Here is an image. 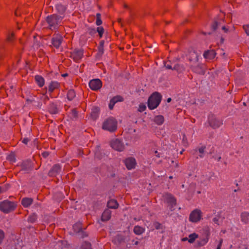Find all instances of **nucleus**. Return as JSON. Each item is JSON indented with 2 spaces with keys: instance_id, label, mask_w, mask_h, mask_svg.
Masks as SVG:
<instances>
[{
  "instance_id": "1",
  "label": "nucleus",
  "mask_w": 249,
  "mask_h": 249,
  "mask_svg": "<svg viewBox=\"0 0 249 249\" xmlns=\"http://www.w3.org/2000/svg\"><path fill=\"white\" fill-rule=\"evenodd\" d=\"M64 16L53 14L47 17L46 21L48 24V28L51 30H55L61 25Z\"/></svg>"
},
{
  "instance_id": "2",
  "label": "nucleus",
  "mask_w": 249,
  "mask_h": 249,
  "mask_svg": "<svg viewBox=\"0 0 249 249\" xmlns=\"http://www.w3.org/2000/svg\"><path fill=\"white\" fill-rule=\"evenodd\" d=\"M161 96L158 92L153 93L148 100V107L151 109L157 107L161 102Z\"/></svg>"
},
{
  "instance_id": "3",
  "label": "nucleus",
  "mask_w": 249,
  "mask_h": 249,
  "mask_svg": "<svg viewBox=\"0 0 249 249\" xmlns=\"http://www.w3.org/2000/svg\"><path fill=\"white\" fill-rule=\"evenodd\" d=\"M204 232L199 240L196 242V247H201L206 245L208 242L211 234L210 229L209 227L205 228L203 230Z\"/></svg>"
},
{
  "instance_id": "4",
  "label": "nucleus",
  "mask_w": 249,
  "mask_h": 249,
  "mask_svg": "<svg viewBox=\"0 0 249 249\" xmlns=\"http://www.w3.org/2000/svg\"><path fill=\"white\" fill-rule=\"evenodd\" d=\"M102 128L110 132L114 131L117 129V122L112 118H108L104 121Z\"/></svg>"
},
{
  "instance_id": "5",
  "label": "nucleus",
  "mask_w": 249,
  "mask_h": 249,
  "mask_svg": "<svg viewBox=\"0 0 249 249\" xmlns=\"http://www.w3.org/2000/svg\"><path fill=\"white\" fill-rule=\"evenodd\" d=\"M16 207L15 204L8 200L0 202V210L4 213H8L13 211Z\"/></svg>"
},
{
  "instance_id": "6",
  "label": "nucleus",
  "mask_w": 249,
  "mask_h": 249,
  "mask_svg": "<svg viewBox=\"0 0 249 249\" xmlns=\"http://www.w3.org/2000/svg\"><path fill=\"white\" fill-rule=\"evenodd\" d=\"M202 217V212L198 209H196L191 212L189 220L193 223H197L200 221Z\"/></svg>"
},
{
  "instance_id": "7",
  "label": "nucleus",
  "mask_w": 249,
  "mask_h": 249,
  "mask_svg": "<svg viewBox=\"0 0 249 249\" xmlns=\"http://www.w3.org/2000/svg\"><path fill=\"white\" fill-rule=\"evenodd\" d=\"M108 153V151L102 149L100 145H97L94 151V157L96 159L102 160L104 159Z\"/></svg>"
},
{
  "instance_id": "8",
  "label": "nucleus",
  "mask_w": 249,
  "mask_h": 249,
  "mask_svg": "<svg viewBox=\"0 0 249 249\" xmlns=\"http://www.w3.org/2000/svg\"><path fill=\"white\" fill-rule=\"evenodd\" d=\"M164 200L169 204L170 209L171 211L174 210V207L176 205V200L171 194H166L164 196Z\"/></svg>"
},
{
  "instance_id": "9",
  "label": "nucleus",
  "mask_w": 249,
  "mask_h": 249,
  "mask_svg": "<svg viewBox=\"0 0 249 249\" xmlns=\"http://www.w3.org/2000/svg\"><path fill=\"white\" fill-rule=\"evenodd\" d=\"M111 146L116 151H122L124 149V143L119 139L113 140L111 142Z\"/></svg>"
},
{
  "instance_id": "10",
  "label": "nucleus",
  "mask_w": 249,
  "mask_h": 249,
  "mask_svg": "<svg viewBox=\"0 0 249 249\" xmlns=\"http://www.w3.org/2000/svg\"><path fill=\"white\" fill-rule=\"evenodd\" d=\"M63 41V38L60 35L54 36L51 39L52 45L56 49L60 48Z\"/></svg>"
},
{
  "instance_id": "11",
  "label": "nucleus",
  "mask_w": 249,
  "mask_h": 249,
  "mask_svg": "<svg viewBox=\"0 0 249 249\" xmlns=\"http://www.w3.org/2000/svg\"><path fill=\"white\" fill-rule=\"evenodd\" d=\"M89 85L92 90H97L101 88L102 83L99 79H94L89 81Z\"/></svg>"
},
{
  "instance_id": "12",
  "label": "nucleus",
  "mask_w": 249,
  "mask_h": 249,
  "mask_svg": "<svg viewBox=\"0 0 249 249\" xmlns=\"http://www.w3.org/2000/svg\"><path fill=\"white\" fill-rule=\"evenodd\" d=\"M209 122L210 125L213 128H218L223 124L222 120L217 119L213 116L209 118Z\"/></svg>"
},
{
  "instance_id": "13",
  "label": "nucleus",
  "mask_w": 249,
  "mask_h": 249,
  "mask_svg": "<svg viewBox=\"0 0 249 249\" xmlns=\"http://www.w3.org/2000/svg\"><path fill=\"white\" fill-rule=\"evenodd\" d=\"M137 165L136 159L134 157H130L125 159V166L128 170L135 168Z\"/></svg>"
},
{
  "instance_id": "14",
  "label": "nucleus",
  "mask_w": 249,
  "mask_h": 249,
  "mask_svg": "<svg viewBox=\"0 0 249 249\" xmlns=\"http://www.w3.org/2000/svg\"><path fill=\"white\" fill-rule=\"evenodd\" d=\"M83 56L82 49H75L71 54V57L75 61L80 60Z\"/></svg>"
},
{
  "instance_id": "15",
  "label": "nucleus",
  "mask_w": 249,
  "mask_h": 249,
  "mask_svg": "<svg viewBox=\"0 0 249 249\" xmlns=\"http://www.w3.org/2000/svg\"><path fill=\"white\" fill-rule=\"evenodd\" d=\"M73 229L75 232L79 233L81 237L84 238L87 236V233L82 230L80 223L74 224L73 226Z\"/></svg>"
},
{
  "instance_id": "16",
  "label": "nucleus",
  "mask_w": 249,
  "mask_h": 249,
  "mask_svg": "<svg viewBox=\"0 0 249 249\" xmlns=\"http://www.w3.org/2000/svg\"><path fill=\"white\" fill-rule=\"evenodd\" d=\"M61 167L59 164H55L53 166L49 172L48 175L50 176L53 177L56 176L60 172Z\"/></svg>"
},
{
  "instance_id": "17",
  "label": "nucleus",
  "mask_w": 249,
  "mask_h": 249,
  "mask_svg": "<svg viewBox=\"0 0 249 249\" xmlns=\"http://www.w3.org/2000/svg\"><path fill=\"white\" fill-rule=\"evenodd\" d=\"M57 12L59 14V16H64L67 10V6L63 5L61 3H57L55 6Z\"/></svg>"
},
{
  "instance_id": "18",
  "label": "nucleus",
  "mask_w": 249,
  "mask_h": 249,
  "mask_svg": "<svg viewBox=\"0 0 249 249\" xmlns=\"http://www.w3.org/2000/svg\"><path fill=\"white\" fill-rule=\"evenodd\" d=\"M216 54V53L214 50H208L204 52L203 56L208 60H212L215 57Z\"/></svg>"
},
{
  "instance_id": "19",
  "label": "nucleus",
  "mask_w": 249,
  "mask_h": 249,
  "mask_svg": "<svg viewBox=\"0 0 249 249\" xmlns=\"http://www.w3.org/2000/svg\"><path fill=\"white\" fill-rule=\"evenodd\" d=\"M49 112L51 114H56L59 113V109L56 104L53 103H51L48 107Z\"/></svg>"
},
{
  "instance_id": "20",
  "label": "nucleus",
  "mask_w": 249,
  "mask_h": 249,
  "mask_svg": "<svg viewBox=\"0 0 249 249\" xmlns=\"http://www.w3.org/2000/svg\"><path fill=\"white\" fill-rule=\"evenodd\" d=\"M59 83L57 81H52L48 86V92L52 93L54 89L59 88Z\"/></svg>"
},
{
  "instance_id": "21",
  "label": "nucleus",
  "mask_w": 249,
  "mask_h": 249,
  "mask_svg": "<svg viewBox=\"0 0 249 249\" xmlns=\"http://www.w3.org/2000/svg\"><path fill=\"white\" fill-rule=\"evenodd\" d=\"M111 211L109 209H106L103 212L101 220L103 221L108 220L111 217Z\"/></svg>"
},
{
  "instance_id": "22",
  "label": "nucleus",
  "mask_w": 249,
  "mask_h": 249,
  "mask_svg": "<svg viewBox=\"0 0 249 249\" xmlns=\"http://www.w3.org/2000/svg\"><path fill=\"white\" fill-rule=\"evenodd\" d=\"M22 243L19 240H14L9 249H21Z\"/></svg>"
},
{
  "instance_id": "23",
  "label": "nucleus",
  "mask_w": 249,
  "mask_h": 249,
  "mask_svg": "<svg viewBox=\"0 0 249 249\" xmlns=\"http://www.w3.org/2000/svg\"><path fill=\"white\" fill-rule=\"evenodd\" d=\"M33 200L31 198L24 197L21 200V204L25 208L29 207L33 203Z\"/></svg>"
},
{
  "instance_id": "24",
  "label": "nucleus",
  "mask_w": 249,
  "mask_h": 249,
  "mask_svg": "<svg viewBox=\"0 0 249 249\" xmlns=\"http://www.w3.org/2000/svg\"><path fill=\"white\" fill-rule=\"evenodd\" d=\"M35 79L37 84L40 87H42L44 85L45 80L40 75H36Z\"/></svg>"
},
{
  "instance_id": "25",
  "label": "nucleus",
  "mask_w": 249,
  "mask_h": 249,
  "mask_svg": "<svg viewBox=\"0 0 249 249\" xmlns=\"http://www.w3.org/2000/svg\"><path fill=\"white\" fill-rule=\"evenodd\" d=\"M241 220L245 224H247L249 221V213L245 212L241 214Z\"/></svg>"
},
{
  "instance_id": "26",
  "label": "nucleus",
  "mask_w": 249,
  "mask_h": 249,
  "mask_svg": "<svg viewBox=\"0 0 249 249\" xmlns=\"http://www.w3.org/2000/svg\"><path fill=\"white\" fill-rule=\"evenodd\" d=\"M153 121L158 125H161L164 121V117L162 115H157L154 117Z\"/></svg>"
},
{
  "instance_id": "27",
  "label": "nucleus",
  "mask_w": 249,
  "mask_h": 249,
  "mask_svg": "<svg viewBox=\"0 0 249 249\" xmlns=\"http://www.w3.org/2000/svg\"><path fill=\"white\" fill-rule=\"evenodd\" d=\"M133 231L137 235H141L145 231V228L140 226H135Z\"/></svg>"
},
{
  "instance_id": "28",
  "label": "nucleus",
  "mask_w": 249,
  "mask_h": 249,
  "mask_svg": "<svg viewBox=\"0 0 249 249\" xmlns=\"http://www.w3.org/2000/svg\"><path fill=\"white\" fill-rule=\"evenodd\" d=\"M31 163L30 161L23 162L21 164L22 170L28 172L31 168Z\"/></svg>"
},
{
  "instance_id": "29",
  "label": "nucleus",
  "mask_w": 249,
  "mask_h": 249,
  "mask_svg": "<svg viewBox=\"0 0 249 249\" xmlns=\"http://www.w3.org/2000/svg\"><path fill=\"white\" fill-rule=\"evenodd\" d=\"M107 206L109 208L116 209L118 206L117 202L114 199H110L107 202Z\"/></svg>"
},
{
  "instance_id": "30",
  "label": "nucleus",
  "mask_w": 249,
  "mask_h": 249,
  "mask_svg": "<svg viewBox=\"0 0 249 249\" xmlns=\"http://www.w3.org/2000/svg\"><path fill=\"white\" fill-rule=\"evenodd\" d=\"M198 238V235L196 233H193L189 235L188 236V242L192 244L195 240Z\"/></svg>"
},
{
  "instance_id": "31",
  "label": "nucleus",
  "mask_w": 249,
  "mask_h": 249,
  "mask_svg": "<svg viewBox=\"0 0 249 249\" xmlns=\"http://www.w3.org/2000/svg\"><path fill=\"white\" fill-rule=\"evenodd\" d=\"M75 97V91L72 90L71 89L68 91L67 93V98L69 100L71 101L73 99V98Z\"/></svg>"
},
{
  "instance_id": "32",
  "label": "nucleus",
  "mask_w": 249,
  "mask_h": 249,
  "mask_svg": "<svg viewBox=\"0 0 249 249\" xmlns=\"http://www.w3.org/2000/svg\"><path fill=\"white\" fill-rule=\"evenodd\" d=\"M173 69L177 71L178 72H181L183 71H184L185 68L182 65H180L179 64L175 65Z\"/></svg>"
},
{
  "instance_id": "33",
  "label": "nucleus",
  "mask_w": 249,
  "mask_h": 249,
  "mask_svg": "<svg viewBox=\"0 0 249 249\" xmlns=\"http://www.w3.org/2000/svg\"><path fill=\"white\" fill-rule=\"evenodd\" d=\"M98 111L99 109L97 107H96L92 110L91 112V116L94 119H96L97 118Z\"/></svg>"
},
{
  "instance_id": "34",
  "label": "nucleus",
  "mask_w": 249,
  "mask_h": 249,
  "mask_svg": "<svg viewBox=\"0 0 249 249\" xmlns=\"http://www.w3.org/2000/svg\"><path fill=\"white\" fill-rule=\"evenodd\" d=\"M82 249H92L91 244L88 242H84L81 246Z\"/></svg>"
},
{
  "instance_id": "35",
  "label": "nucleus",
  "mask_w": 249,
  "mask_h": 249,
  "mask_svg": "<svg viewBox=\"0 0 249 249\" xmlns=\"http://www.w3.org/2000/svg\"><path fill=\"white\" fill-rule=\"evenodd\" d=\"M71 115L72 119H76L78 117V112L75 109H73L71 111Z\"/></svg>"
},
{
  "instance_id": "36",
  "label": "nucleus",
  "mask_w": 249,
  "mask_h": 249,
  "mask_svg": "<svg viewBox=\"0 0 249 249\" xmlns=\"http://www.w3.org/2000/svg\"><path fill=\"white\" fill-rule=\"evenodd\" d=\"M36 218H37L36 215L35 214H33L29 216V217L28 218V221L29 222L34 223L36 221Z\"/></svg>"
},
{
  "instance_id": "37",
  "label": "nucleus",
  "mask_w": 249,
  "mask_h": 249,
  "mask_svg": "<svg viewBox=\"0 0 249 249\" xmlns=\"http://www.w3.org/2000/svg\"><path fill=\"white\" fill-rule=\"evenodd\" d=\"M111 99L114 101L115 104L118 102H122L123 101V98L120 95L114 96Z\"/></svg>"
},
{
  "instance_id": "38",
  "label": "nucleus",
  "mask_w": 249,
  "mask_h": 249,
  "mask_svg": "<svg viewBox=\"0 0 249 249\" xmlns=\"http://www.w3.org/2000/svg\"><path fill=\"white\" fill-rule=\"evenodd\" d=\"M47 90L46 91L45 93L42 94V96L40 97V99L43 100L45 104L46 102L49 100V97L46 95Z\"/></svg>"
},
{
  "instance_id": "39",
  "label": "nucleus",
  "mask_w": 249,
  "mask_h": 249,
  "mask_svg": "<svg viewBox=\"0 0 249 249\" xmlns=\"http://www.w3.org/2000/svg\"><path fill=\"white\" fill-rule=\"evenodd\" d=\"M96 17H97V18H96V23L97 25H98V26L100 25L102 23V20L101 19V14L99 13H97L96 14Z\"/></svg>"
},
{
  "instance_id": "40",
  "label": "nucleus",
  "mask_w": 249,
  "mask_h": 249,
  "mask_svg": "<svg viewBox=\"0 0 249 249\" xmlns=\"http://www.w3.org/2000/svg\"><path fill=\"white\" fill-rule=\"evenodd\" d=\"M146 108V105L143 103H141L139 105L138 110L140 112H143L145 110Z\"/></svg>"
},
{
  "instance_id": "41",
  "label": "nucleus",
  "mask_w": 249,
  "mask_h": 249,
  "mask_svg": "<svg viewBox=\"0 0 249 249\" xmlns=\"http://www.w3.org/2000/svg\"><path fill=\"white\" fill-rule=\"evenodd\" d=\"M205 149V146H202L198 149V151L200 153L199 157L203 158L204 157V153Z\"/></svg>"
},
{
  "instance_id": "42",
  "label": "nucleus",
  "mask_w": 249,
  "mask_h": 249,
  "mask_svg": "<svg viewBox=\"0 0 249 249\" xmlns=\"http://www.w3.org/2000/svg\"><path fill=\"white\" fill-rule=\"evenodd\" d=\"M104 31V28L102 27H99L97 28V31L100 37H102Z\"/></svg>"
},
{
  "instance_id": "43",
  "label": "nucleus",
  "mask_w": 249,
  "mask_h": 249,
  "mask_svg": "<svg viewBox=\"0 0 249 249\" xmlns=\"http://www.w3.org/2000/svg\"><path fill=\"white\" fill-rule=\"evenodd\" d=\"M190 54L191 55H192V56H193V57L191 59H190V61H193V60L197 61V60L198 55L196 53H195V52L191 53Z\"/></svg>"
},
{
  "instance_id": "44",
  "label": "nucleus",
  "mask_w": 249,
  "mask_h": 249,
  "mask_svg": "<svg viewBox=\"0 0 249 249\" xmlns=\"http://www.w3.org/2000/svg\"><path fill=\"white\" fill-rule=\"evenodd\" d=\"M243 28L247 36H249V25H244Z\"/></svg>"
},
{
  "instance_id": "45",
  "label": "nucleus",
  "mask_w": 249,
  "mask_h": 249,
  "mask_svg": "<svg viewBox=\"0 0 249 249\" xmlns=\"http://www.w3.org/2000/svg\"><path fill=\"white\" fill-rule=\"evenodd\" d=\"M31 101L36 104H35V105L38 108H41V107L42 105V103L40 102H36L35 100H33Z\"/></svg>"
},
{
  "instance_id": "46",
  "label": "nucleus",
  "mask_w": 249,
  "mask_h": 249,
  "mask_svg": "<svg viewBox=\"0 0 249 249\" xmlns=\"http://www.w3.org/2000/svg\"><path fill=\"white\" fill-rule=\"evenodd\" d=\"M215 242H217L218 243L216 249H221V247L223 242V239H220L219 241L216 240Z\"/></svg>"
},
{
  "instance_id": "47",
  "label": "nucleus",
  "mask_w": 249,
  "mask_h": 249,
  "mask_svg": "<svg viewBox=\"0 0 249 249\" xmlns=\"http://www.w3.org/2000/svg\"><path fill=\"white\" fill-rule=\"evenodd\" d=\"M4 237V233L2 230H0V244L2 243Z\"/></svg>"
},
{
  "instance_id": "48",
  "label": "nucleus",
  "mask_w": 249,
  "mask_h": 249,
  "mask_svg": "<svg viewBox=\"0 0 249 249\" xmlns=\"http://www.w3.org/2000/svg\"><path fill=\"white\" fill-rule=\"evenodd\" d=\"M115 104L114 101H113L112 99L110 100V102L108 105V107L110 109H112L114 105Z\"/></svg>"
},
{
  "instance_id": "49",
  "label": "nucleus",
  "mask_w": 249,
  "mask_h": 249,
  "mask_svg": "<svg viewBox=\"0 0 249 249\" xmlns=\"http://www.w3.org/2000/svg\"><path fill=\"white\" fill-rule=\"evenodd\" d=\"M154 226L157 230L160 229L161 228V224L158 222H155L154 223Z\"/></svg>"
},
{
  "instance_id": "50",
  "label": "nucleus",
  "mask_w": 249,
  "mask_h": 249,
  "mask_svg": "<svg viewBox=\"0 0 249 249\" xmlns=\"http://www.w3.org/2000/svg\"><path fill=\"white\" fill-rule=\"evenodd\" d=\"M221 29L222 30V31L225 33H229L231 30L229 29V28H227V27L225 26H223L221 27Z\"/></svg>"
},
{
  "instance_id": "51",
  "label": "nucleus",
  "mask_w": 249,
  "mask_h": 249,
  "mask_svg": "<svg viewBox=\"0 0 249 249\" xmlns=\"http://www.w3.org/2000/svg\"><path fill=\"white\" fill-rule=\"evenodd\" d=\"M219 26V23L215 21L213 24L212 28L213 30H215L217 29V28H218Z\"/></svg>"
},
{
  "instance_id": "52",
  "label": "nucleus",
  "mask_w": 249,
  "mask_h": 249,
  "mask_svg": "<svg viewBox=\"0 0 249 249\" xmlns=\"http://www.w3.org/2000/svg\"><path fill=\"white\" fill-rule=\"evenodd\" d=\"M8 159L12 162H15L16 159L14 155H10L8 156Z\"/></svg>"
},
{
  "instance_id": "53",
  "label": "nucleus",
  "mask_w": 249,
  "mask_h": 249,
  "mask_svg": "<svg viewBox=\"0 0 249 249\" xmlns=\"http://www.w3.org/2000/svg\"><path fill=\"white\" fill-rule=\"evenodd\" d=\"M98 53L100 55H102L104 53V48L102 47H98Z\"/></svg>"
},
{
  "instance_id": "54",
  "label": "nucleus",
  "mask_w": 249,
  "mask_h": 249,
  "mask_svg": "<svg viewBox=\"0 0 249 249\" xmlns=\"http://www.w3.org/2000/svg\"><path fill=\"white\" fill-rule=\"evenodd\" d=\"M29 141V139L27 138H26L23 139V140H22V142L25 144H27Z\"/></svg>"
},
{
  "instance_id": "55",
  "label": "nucleus",
  "mask_w": 249,
  "mask_h": 249,
  "mask_svg": "<svg viewBox=\"0 0 249 249\" xmlns=\"http://www.w3.org/2000/svg\"><path fill=\"white\" fill-rule=\"evenodd\" d=\"M165 67L168 69H172V66L168 64H165Z\"/></svg>"
},
{
  "instance_id": "56",
  "label": "nucleus",
  "mask_w": 249,
  "mask_h": 249,
  "mask_svg": "<svg viewBox=\"0 0 249 249\" xmlns=\"http://www.w3.org/2000/svg\"><path fill=\"white\" fill-rule=\"evenodd\" d=\"M5 191V189L3 187L0 186V194L2 193Z\"/></svg>"
},
{
  "instance_id": "57",
  "label": "nucleus",
  "mask_w": 249,
  "mask_h": 249,
  "mask_svg": "<svg viewBox=\"0 0 249 249\" xmlns=\"http://www.w3.org/2000/svg\"><path fill=\"white\" fill-rule=\"evenodd\" d=\"M224 39L223 37H221L220 39L219 42H217V44H222L224 42Z\"/></svg>"
},
{
  "instance_id": "58",
  "label": "nucleus",
  "mask_w": 249,
  "mask_h": 249,
  "mask_svg": "<svg viewBox=\"0 0 249 249\" xmlns=\"http://www.w3.org/2000/svg\"><path fill=\"white\" fill-rule=\"evenodd\" d=\"M104 40H102L100 41V44H99V47H102L104 48Z\"/></svg>"
},
{
  "instance_id": "59",
  "label": "nucleus",
  "mask_w": 249,
  "mask_h": 249,
  "mask_svg": "<svg viewBox=\"0 0 249 249\" xmlns=\"http://www.w3.org/2000/svg\"><path fill=\"white\" fill-rule=\"evenodd\" d=\"M42 155L44 157L46 158L49 155V154L48 152H43Z\"/></svg>"
},
{
  "instance_id": "60",
  "label": "nucleus",
  "mask_w": 249,
  "mask_h": 249,
  "mask_svg": "<svg viewBox=\"0 0 249 249\" xmlns=\"http://www.w3.org/2000/svg\"><path fill=\"white\" fill-rule=\"evenodd\" d=\"M218 219L216 217H214L213 218V221L215 223H218Z\"/></svg>"
},
{
  "instance_id": "61",
  "label": "nucleus",
  "mask_w": 249,
  "mask_h": 249,
  "mask_svg": "<svg viewBox=\"0 0 249 249\" xmlns=\"http://www.w3.org/2000/svg\"><path fill=\"white\" fill-rule=\"evenodd\" d=\"M182 241H188V238H187V237L183 238L182 239Z\"/></svg>"
},
{
  "instance_id": "62",
  "label": "nucleus",
  "mask_w": 249,
  "mask_h": 249,
  "mask_svg": "<svg viewBox=\"0 0 249 249\" xmlns=\"http://www.w3.org/2000/svg\"><path fill=\"white\" fill-rule=\"evenodd\" d=\"M225 233H226V230H222L220 231V233L225 234Z\"/></svg>"
},
{
  "instance_id": "63",
  "label": "nucleus",
  "mask_w": 249,
  "mask_h": 249,
  "mask_svg": "<svg viewBox=\"0 0 249 249\" xmlns=\"http://www.w3.org/2000/svg\"><path fill=\"white\" fill-rule=\"evenodd\" d=\"M68 75V73H64V74H62V76L63 77H66V76H67Z\"/></svg>"
},
{
  "instance_id": "64",
  "label": "nucleus",
  "mask_w": 249,
  "mask_h": 249,
  "mask_svg": "<svg viewBox=\"0 0 249 249\" xmlns=\"http://www.w3.org/2000/svg\"><path fill=\"white\" fill-rule=\"evenodd\" d=\"M248 246L247 245H246V244L244 245V249H248Z\"/></svg>"
}]
</instances>
